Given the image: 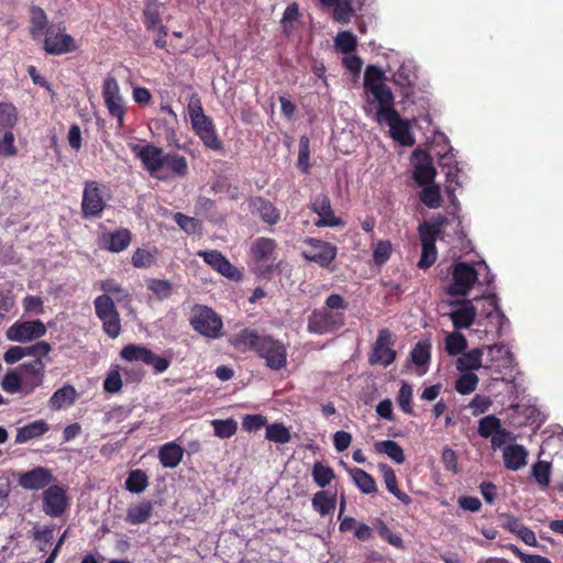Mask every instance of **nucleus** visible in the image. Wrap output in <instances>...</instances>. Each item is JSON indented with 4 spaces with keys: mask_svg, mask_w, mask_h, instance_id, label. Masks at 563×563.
Masks as SVG:
<instances>
[{
    "mask_svg": "<svg viewBox=\"0 0 563 563\" xmlns=\"http://www.w3.org/2000/svg\"><path fill=\"white\" fill-rule=\"evenodd\" d=\"M132 151L142 162L144 169L154 178L168 180L188 175L186 157L176 152L164 153L163 148L153 144L135 145Z\"/></svg>",
    "mask_w": 563,
    "mask_h": 563,
    "instance_id": "obj_1",
    "label": "nucleus"
},
{
    "mask_svg": "<svg viewBox=\"0 0 563 563\" xmlns=\"http://www.w3.org/2000/svg\"><path fill=\"white\" fill-rule=\"evenodd\" d=\"M231 343L242 352L253 351L273 371H279L287 364L286 345L272 335H260L255 330L245 328L232 336Z\"/></svg>",
    "mask_w": 563,
    "mask_h": 563,
    "instance_id": "obj_2",
    "label": "nucleus"
},
{
    "mask_svg": "<svg viewBox=\"0 0 563 563\" xmlns=\"http://www.w3.org/2000/svg\"><path fill=\"white\" fill-rule=\"evenodd\" d=\"M395 100L377 108V121H385L390 130V136L402 146H412L416 139L411 132L410 122L402 119L394 107Z\"/></svg>",
    "mask_w": 563,
    "mask_h": 563,
    "instance_id": "obj_3",
    "label": "nucleus"
},
{
    "mask_svg": "<svg viewBox=\"0 0 563 563\" xmlns=\"http://www.w3.org/2000/svg\"><path fill=\"white\" fill-rule=\"evenodd\" d=\"M109 189L107 185L97 180H87L84 184L81 199V217L84 219L101 218L109 200Z\"/></svg>",
    "mask_w": 563,
    "mask_h": 563,
    "instance_id": "obj_4",
    "label": "nucleus"
},
{
    "mask_svg": "<svg viewBox=\"0 0 563 563\" xmlns=\"http://www.w3.org/2000/svg\"><path fill=\"white\" fill-rule=\"evenodd\" d=\"M345 323V312L332 311L322 307L312 310L308 316L307 331L317 335L333 334L342 329Z\"/></svg>",
    "mask_w": 563,
    "mask_h": 563,
    "instance_id": "obj_5",
    "label": "nucleus"
},
{
    "mask_svg": "<svg viewBox=\"0 0 563 563\" xmlns=\"http://www.w3.org/2000/svg\"><path fill=\"white\" fill-rule=\"evenodd\" d=\"M95 313L102 323L103 332L110 339H117L122 332L120 313L109 295H99L93 300Z\"/></svg>",
    "mask_w": 563,
    "mask_h": 563,
    "instance_id": "obj_6",
    "label": "nucleus"
},
{
    "mask_svg": "<svg viewBox=\"0 0 563 563\" xmlns=\"http://www.w3.org/2000/svg\"><path fill=\"white\" fill-rule=\"evenodd\" d=\"M303 244L305 249L301 256L305 260L313 262L330 272L335 269L333 263L338 254V247L334 244L316 238H307Z\"/></svg>",
    "mask_w": 563,
    "mask_h": 563,
    "instance_id": "obj_7",
    "label": "nucleus"
},
{
    "mask_svg": "<svg viewBox=\"0 0 563 563\" xmlns=\"http://www.w3.org/2000/svg\"><path fill=\"white\" fill-rule=\"evenodd\" d=\"M189 322L195 331L206 338L217 339L221 336L223 327L222 320L211 308L207 306H195Z\"/></svg>",
    "mask_w": 563,
    "mask_h": 563,
    "instance_id": "obj_8",
    "label": "nucleus"
},
{
    "mask_svg": "<svg viewBox=\"0 0 563 563\" xmlns=\"http://www.w3.org/2000/svg\"><path fill=\"white\" fill-rule=\"evenodd\" d=\"M44 51L49 55H64L77 49L74 37L62 24H51L45 31Z\"/></svg>",
    "mask_w": 563,
    "mask_h": 563,
    "instance_id": "obj_9",
    "label": "nucleus"
},
{
    "mask_svg": "<svg viewBox=\"0 0 563 563\" xmlns=\"http://www.w3.org/2000/svg\"><path fill=\"white\" fill-rule=\"evenodd\" d=\"M452 282L446 287L451 296H466L478 279L477 271L467 263L459 262L452 265Z\"/></svg>",
    "mask_w": 563,
    "mask_h": 563,
    "instance_id": "obj_10",
    "label": "nucleus"
},
{
    "mask_svg": "<svg viewBox=\"0 0 563 563\" xmlns=\"http://www.w3.org/2000/svg\"><path fill=\"white\" fill-rule=\"evenodd\" d=\"M396 342L395 335L389 329H380L372 351L368 354V363L371 365H383L385 367L393 364L397 353L393 349Z\"/></svg>",
    "mask_w": 563,
    "mask_h": 563,
    "instance_id": "obj_11",
    "label": "nucleus"
},
{
    "mask_svg": "<svg viewBox=\"0 0 563 563\" xmlns=\"http://www.w3.org/2000/svg\"><path fill=\"white\" fill-rule=\"evenodd\" d=\"M385 78L384 71L375 65H368L364 74V88L366 92L373 96V102L382 107L394 101L391 89L382 80Z\"/></svg>",
    "mask_w": 563,
    "mask_h": 563,
    "instance_id": "obj_12",
    "label": "nucleus"
},
{
    "mask_svg": "<svg viewBox=\"0 0 563 563\" xmlns=\"http://www.w3.org/2000/svg\"><path fill=\"white\" fill-rule=\"evenodd\" d=\"M102 97L109 114L117 119L118 128L124 125L125 107L120 95V87L114 77H108L102 85Z\"/></svg>",
    "mask_w": 563,
    "mask_h": 563,
    "instance_id": "obj_13",
    "label": "nucleus"
},
{
    "mask_svg": "<svg viewBox=\"0 0 563 563\" xmlns=\"http://www.w3.org/2000/svg\"><path fill=\"white\" fill-rule=\"evenodd\" d=\"M69 507V498L62 485L48 486L42 494V510L51 518L60 517Z\"/></svg>",
    "mask_w": 563,
    "mask_h": 563,
    "instance_id": "obj_14",
    "label": "nucleus"
},
{
    "mask_svg": "<svg viewBox=\"0 0 563 563\" xmlns=\"http://www.w3.org/2000/svg\"><path fill=\"white\" fill-rule=\"evenodd\" d=\"M46 327L41 320L16 321L7 331V338L14 342H29L42 338Z\"/></svg>",
    "mask_w": 563,
    "mask_h": 563,
    "instance_id": "obj_15",
    "label": "nucleus"
},
{
    "mask_svg": "<svg viewBox=\"0 0 563 563\" xmlns=\"http://www.w3.org/2000/svg\"><path fill=\"white\" fill-rule=\"evenodd\" d=\"M55 476L51 468L35 466L30 471L19 474L18 484L26 490H41L52 486Z\"/></svg>",
    "mask_w": 563,
    "mask_h": 563,
    "instance_id": "obj_16",
    "label": "nucleus"
},
{
    "mask_svg": "<svg viewBox=\"0 0 563 563\" xmlns=\"http://www.w3.org/2000/svg\"><path fill=\"white\" fill-rule=\"evenodd\" d=\"M191 128L206 148L217 153H222L224 151V144L220 140L214 123L210 117L196 120L191 123Z\"/></svg>",
    "mask_w": 563,
    "mask_h": 563,
    "instance_id": "obj_17",
    "label": "nucleus"
},
{
    "mask_svg": "<svg viewBox=\"0 0 563 563\" xmlns=\"http://www.w3.org/2000/svg\"><path fill=\"white\" fill-rule=\"evenodd\" d=\"M309 208L319 216V219L314 222L318 228H334L344 224L341 218L334 216L330 198L325 194L316 196L310 201Z\"/></svg>",
    "mask_w": 563,
    "mask_h": 563,
    "instance_id": "obj_18",
    "label": "nucleus"
},
{
    "mask_svg": "<svg viewBox=\"0 0 563 563\" xmlns=\"http://www.w3.org/2000/svg\"><path fill=\"white\" fill-rule=\"evenodd\" d=\"M197 255L211 266L214 271H217L222 276L239 280L241 278V273L229 262V260L219 251H199Z\"/></svg>",
    "mask_w": 563,
    "mask_h": 563,
    "instance_id": "obj_19",
    "label": "nucleus"
},
{
    "mask_svg": "<svg viewBox=\"0 0 563 563\" xmlns=\"http://www.w3.org/2000/svg\"><path fill=\"white\" fill-rule=\"evenodd\" d=\"M277 249V243L271 238H258L251 246V254L253 260L265 267L266 271H272L274 266V254Z\"/></svg>",
    "mask_w": 563,
    "mask_h": 563,
    "instance_id": "obj_20",
    "label": "nucleus"
},
{
    "mask_svg": "<svg viewBox=\"0 0 563 563\" xmlns=\"http://www.w3.org/2000/svg\"><path fill=\"white\" fill-rule=\"evenodd\" d=\"M45 364L42 358H34L19 366L20 375L23 379V388L27 394L43 383Z\"/></svg>",
    "mask_w": 563,
    "mask_h": 563,
    "instance_id": "obj_21",
    "label": "nucleus"
},
{
    "mask_svg": "<svg viewBox=\"0 0 563 563\" xmlns=\"http://www.w3.org/2000/svg\"><path fill=\"white\" fill-rule=\"evenodd\" d=\"M450 305L457 307L449 313L454 329H468L476 318V308L473 306L472 301L468 299L453 300Z\"/></svg>",
    "mask_w": 563,
    "mask_h": 563,
    "instance_id": "obj_22",
    "label": "nucleus"
},
{
    "mask_svg": "<svg viewBox=\"0 0 563 563\" xmlns=\"http://www.w3.org/2000/svg\"><path fill=\"white\" fill-rule=\"evenodd\" d=\"M132 241V233L126 228H120L112 232H104L99 238V245L102 250L111 253H120L126 250Z\"/></svg>",
    "mask_w": 563,
    "mask_h": 563,
    "instance_id": "obj_23",
    "label": "nucleus"
},
{
    "mask_svg": "<svg viewBox=\"0 0 563 563\" xmlns=\"http://www.w3.org/2000/svg\"><path fill=\"white\" fill-rule=\"evenodd\" d=\"M250 208L252 213H257L269 225H274L280 220V211L273 202L261 196L250 199Z\"/></svg>",
    "mask_w": 563,
    "mask_h": 563,
    "instance_id": "obj_24",
    "label": "nucleus"
},
{
    "mask_svg": "<svg viewBox=\"0 0 563 563\" xmlns=\"http://www.w3.org/2000/svg\"><path fill=\"white\" fill-rule=\"evenodd\" d=\"M448 224V218L439 216L432 221H423L418 227V234L421 244H435L438 238L442 234L444 227Z\"/></svg>",
    "mask_w": 563,
    "mask_h": 563,
    "instance_id": "obj_25",
    "label": "nucleus"
},
{
    "mask_svg": "<svg viewBox=\"0 0 563 563\" xmlns=\"http://www.w3.org/2000/svg\"><path fill=\"white\" fill-rule=\"evenodd\" d=\"M528 451L521 444H508L504 448L503 459L507 470L518 471L527 465Z\"/></svg>",
    "mask_w": 563,
    "mask_h": 563,
    "instance_id": "obj_26",
    "label": "nucleus"
},
{
    "mask_svg": "<svg viewBox=\"0 0 563 563\" xmlns=\"http://www.w3.org/2000/svg\"><path fill=\"white\" fill-rule=\"evenodd\" d=\"M184 448L175 441L163 444L158 450L159 463L167 468H175L184 457Z\"/></svg>",
    "mask_w": 563,
    "mask_h": 563,
    "instance_id": "obj_27",
    "label": "nucleus"
},
{
    "mask_svg": "<svg viewBox=\"0 0 563 563\" xmlns=\"http://www.w3.org/2000/svg\"><path fill=\"white\" fill-rule=\"evenodd\" d=\"M49 430V426L45 420H35L21 428H18L15 435V444H23L33 439H38Z\"/></svg>",
    "mask_w": 563,
    "mask_h": 563,
    "instance_id": "obj_28",
    "label": "nucleus"
},
{
    "mask_svg": "<svg viewBox=\"0 0 563 563\" xmlns=\"http://www.w3.org/2000/svg\"><path fill=\"white\" fill-rule=\"evenodd\" d=\"M153 504L150 500H142L136 505H132L126 509L125 522L129 525H142L150 520L153 515Z\"/></svg>",
    "mask_w": 563,
    "mask_h": 563,
    "instance_id": "obj_29",
    "label": "nucleus"
},
{
    "mask_svg": "<svg viewBox=\"0 0 563 563\" xmlns=\"http://www.w3.org/2000/svg\"><path fill=\"white\" fill-rule=\"evenodd\" d=\"M78 394L73 385H65L57 389L48 400L52 410H60L75 404Z\"/></svg>",
    "mask_w": 563,
    "mask_h": 563,
    "instance_id": "obj_30",
    "label": "nucleus"
},
{
    "mask_svg": "<svg viewBox=\"0 0 563 563\" xmlns=\"http://www.w3.org/2000/svg\"><path fill=\"white\" fill-rule=\"evenodd\" d=\"M379 471L382 472L384 483L389 493H391L396 498H398L402 504L409 505L411 504V497L401 492L398 487L397 477L395 471L388 464H379Z\"/></svg>",
    "mask_w": 563,
    "mask_h": 563,
    "instance_id": "obj_31",
    "label": "nucleus"
},
{
    "mask_svg": "<svg viewBox=\"0 0 563 563\" xmlns=\"http://www.w3.org/2000/svg\"><path fill=\"white\" fill-rule=\"evenodd\" d=\"M423 161L415 166L412 174L415 181L420 186L432 184L437 174L430 156L427 154H423Z\"/></svg>",
    "mask_w": 563,
    "mask_h": 563,
    "instance_id": "obj_32",
    "label": "nucleus"
},
{
    "mask_svg": "<svg viewBox=\"0 0 563 563\" xmlns=\"http://www.w3.org/2000/svg\"><path fill=\"white\" fill-rule=\"evenodd\" d=\"M478 434L482 438H489L494 433L503 434V437H510L511 432L501 428L500 419L494 415L482 418L478 422Z\"/></svg>",
    "mask_w": 563,
    "mask_h": 563,
    "instance_id": "obj_33",
    "label": "nucleus"
},
{
    "mask_svg": "<svg viewBox=\"0 0 563 563\" xmlns=\"http://www.w3.org/2000/svg\"><path fill=\"white\" fill-rule=\"evenodd\" d=\"M30 14H31L30 35L33 40H36L49 26L48 18H47L45 11L38 5H32L30 8Z\"/></svg>",
    "mask_w": 563,
    "mask_h": 563,
    "instance_id": "obj_34",
    "label": "nucleus"
},
{
    "mask_svg": "<svg viewBox=\"0 0 563 563\" xmlns=\"http://www.w3.org/2000/svg\"><path fill=\"white\" fill-rule=\"evenodd\" d=\"M335 506V495H330L327 490H319L312 497V508L322 517L332 514Z\"/></svg>",
    "mask_w": 563,
    "mask_h": 563,
    "instance_id": "obj_35",
    "label": "nucleus"
},
{
    "mask_svg": "<svg viewBox=\"0 0 563 563\" xmlns=\"http://www.w3.org/2000/svg\"><path fill=\"white\" fill-rule=\"evenodd\" d=\"M483 350L479 347L462 353L456 360V368L460 372H470L482 367Z\"/></svg>",
    "mask_w": 563,
    "mask_h": 563,
    "instance_id": "obj_36",
    "label": "nucleus"
},
{
    "mask_svg": "<svg viewBox=\"0 0 563 563\" xmlns=\"http://www.w3.org/2000/svg\"><path fill=\"white\" fill-rule=\"evenodd\" d=\"M375 450L379 454H386L397 464H402L406 460L402 448L393 440L377 441L375 443Z\"/></svg>",
    "mask_w": 563,
    "mask_h": 563,
    "instance_id": "obj_37",
    "label": "nucleus"
},
{
    "mask_svg": "<svg viewBox=\"0 0 563 563\" xmlns=\"http://www.w3.org/2000/svg\"><path fill=\"white\" fill-rule=\"evenodd\" d=\"M125 489L132 494H141L148 486V476L143 470H133L129 472L125 479Z\"/></svg>",
    "mask_w": 563,
    "mask_h": 563,
    "instance_id": "obj_38",
    "label": "nucleus"
},
{
    "mask_svg": "<svg viewBox=\"0 0 563 563\" xmlns=\"http://www.w3.org/2000/svg\"><path fill=\"white\" fill-rule=\"evenodd\" d=\"M351 475L357 488L364 494L377 492V485L374 477L362 468H353Z\"/></svg>",
    "mask_w": 563,
    "mask_h": 563,
    "instance_id": "obj_39",
    "label": "nucleus"
},
{
    "mask_svg": "<svg viewBox=\"0 0 563 563\" xmlns=\"http://www.w3.org/2000/svg\"><path fill=\"white\" fill-rule=\"evenodd\" d=\"M466 347L467 340L461 332L453 331L445 336L444 349L450 356H456L464 353Z\"/></svg>",
    "mask_w": 563,
    "mask_h": 563,
    "instance_id": "obj_40",
    "label": "nucleus"
},
{
    "mask_svg": "<svg viewBox=\"0 0 563 563\" xmlns=\"http://www.w3.org/2000/svg\"><path fill=\"white\" fill-rule=\"evenodd\" d=\"M355 0H339L334 3L333 20L347 24L355 14L356 8L354 5Z\"/></svg>",
    "mask_w": 563,
    "mask_h": 563,
    "instance_id": "obj_41",
    "label": "nucleus"
},
{
    "mask_svg": "<svg viewBox=\"0 0 563 563\" xmlns=\"http://www.w3.org/2000/svg\"><path fill=\"white\" fill-rule=\"evenodd\" d=\"M18 119V109L12 102H0V130H12Z\"/></svg>",
    "mask_w": 563,
    "mask_h": 563,
    "instance_id": "obj_42",
    "label": "nucleus"
},
{
    "mask_svg": "<svg viewBox=\"0 0 563 563\" xmlns=\"http://www.w3.org/2000/svg\"><path fill=\"white\" fill-rule=\"evenodd\" d=\"M411 361L419 367L427 366L431 358V342L422 340L416 343L411 353Z\"/></svg>",
    "mask_w": 563,
    "mask_h": 563,
    "instance_id": "obj_43",
    "label": "nucleus"
},
{
    "mask_svg": "<svg viewBox=\"0 0 563 563\" xmlns=\"http://www.w3.org/2000/svg\"><path fill=\"white\" fill-rule=\"evenodd\" d=\"M150 351H151L150 349H147L143 345H137V344L131 343V344H128L122 347V350L120 352V356L128 362H142L145 364L147 361Z\"/></svg>",
    "mask_w": 563,
    "mask_h": 563,
    "instance_id": "obj_44",
    "label": "nucleus"
},
{
    "mask_svg": "<svg viewBox=\"0 0 563 563\" xmlns=\"http://www.w3.org/2000/svg\"><path fill=\"white\" fill-rule=\"evenodd\" d=\"M311 475L314 483L321 488H324L334 478L333 470L330 466L324 465L320 461H317L313 464Z\"/></svg>",
    "mask_w": 563,
    "mask_h": 563,
    "instance_id": "obj_45",
    "label": "nucleus"
},
{
    "mask_svg": "<svg viewBox=\"0 0 563 563\" xmlns=\"http://www.w3.org/2000/svg\"><path fill=\"white\" fill-rule=\"evenodd\" d=\"M265 437L267 440L280 444L288 443L291 438L289 430L280 422L266 424Z\"/></svg>",
    "mask_w": 563,
    "mask_h": 563,
    "instance_id": "obj_46",
    "label": "nucleus"
},
{
    "mask_svg": "<svg viewBox=\"0 0 563 563\" xmlns=\"http://www.w3.org/2000/svg\"><path fill=\"white\" fill-rule=\"evenodd\" d=\"M214 434L220 439H229L238 431V422L233 419H216L211 422Z\"/></svg>",
    "mask_w": 563,
    "mask_h": 563,
    "instance_id": "obj_47",
    "label": "nucleus"
},
{
    "mask_svg": "<svg viewBox=\"0 0 563 563\" xmlns=\"http://www.w3.org/2000/svg\"><path fill=\"white\" fill-rule=\"evenodd\" d=\"M334 44L340 53L350 54L356 49L357 38L352 32L343 31L336 35Z\"/></svg>",
    "mask_w": 563,
    "mask_h": 563,
    "instance_id": "obj_48",
    "label": "nucleus"
},
{
    "mask_svg": "<svg viewBox=\"0 0 563 563\" xmlns=\"http://www.w3.org/2000/svg\"><path fill=\"white\" fill-rule=\"evenodd\" d=\"M100 289L104 292L103 295H115L117 301H130L131 294L124 289L119 283L114 279H106L100 283Z\"/></svg>",
    "mask_w": 563,
    "mask_h": 563,
    "instance_id": "obj_49",
    "label": "nucleus"
},
{
    "mask_svg": "<svg viewBox=\"0 0 563 563\" xmlns=\"http://www.w3.org/2000/svg\"><path fill=\"white\" fill-rule=\"evenodd\" d=\"M463 374L455 382V389L461 395H468L473 393L478 384V377L471 372H462Z\"/></svg>",
    "mask_w": 563,
    "mask_h": 563,
    "instance_id": "obj_50",
    "label": "nucleus"
},
{
    "mask_svg": "<svg viewBox=\"0 0 563 563\" xmlns=\"http://www.w3.org/2000/svg\"><path fill=\"white\" fill-rule=\"evenodd\" d=\"M123 383L120 374V369L118 365L112 366L104 380H103V389L109 394H117L122 389Z\"/></svg>",
    "mask_w": 563,
    "mask_h": 563,
    "instance_id": "obj_51",
    "label": "nucleus"
},
{
    "mask_svg": "<svg viewBox=\"0 0 563 563\" xmlns=\"http://www.w3.org/2000/svg\"><path fill=\"white\" fill-rule=\"evenodd\" d=\"M411 399H412V387L407 382H402L401 386L399 388L397 400H398L400 409L405 413L413 416L415 411L412 408Z\"/></svg>",
    "mask_w": 563,
    "mask_h": 563,
    "instance_id": "obj_52",
    "label": "nucleus"
},
{
    "mask_svg": "<svg viewBox=\"0 0 563 563\" xmlns=\"http://www.w3.org/2000/svg\"><path fill=\"white\" fill-rule=\"evenodd\" d=\"M310 141L309 137L302 135L299 140L298 148V168L307 174L310 169Z\"/></svg>",
    "mask_w": 563,
    "mask_h": 563,
    "instance_id": "obj_53",
    "label": "nucleus"
},
{
    "mask_svg": "<svg viewBox=\"0 0 563 563\" xmlns=\"http://www.w3.org/2000/svg\"><path fill=\"white\" fill-rule=\"evenodd\" d=\"M420 200L430 209H437L442 203L440 188L438 186H427L420 195Z\"/></svg>",
    "mask_w": 563,
    "mask_h": 563,
    "instance_id": "obj_54",
    "label": "nucleus"
},
{
    "mask_svg": "<svg viewBox=\"0 0 563 563\" xmlns=\"http://www.w3.org/2000/svg\"><path fill=\"white\" fill-rule=\"evenodd\" d=\"M155 255L145 250V249H136L131 257V263L136 268H148L155 263Z\"/></svg>",
    "mask_w": 563,
    "mask_h": 563,
    "instance_id": "obj_55",
    "label": "nucleus"
},
{
    "mask_svg": "<svg viewBox=\"0 0 563 563\" xmlns=\"http://www.w3.org/2000/svg\"><path fill=\"white\" fill-rule=\"evenodd\" d=\"M54 530L53 526H44L42 529L34 530L33 538L38 542L41 552H47L48 545L54 539Z\"/></svg>",
    "mask_w": 563,
    "mask_h": 563,
    "instance_id": "obj_56",
    "label": "nucleus"
},
{
    "mask_svg": "<svg viewBox=\"0 0 563 563\" xmlns=\"http://www.w3.org/2000/svg\"><path fill=\"white\" fill-rule=\"evenodd\" d=\"M550 473L551 466L548 462L539 461L532 466L533 477L537 483L543 487H547L550 484Z\"/></svg>",
    "mask_w": 563,
    "mask_h": 563,
    "instance_id": "obj_57",
    "label": "nucleus"
},
{
    "mask_svg": "<svg viewBox=\"0 0 563 563\" xmlns=\"http://www.w3.org/2000/svg\"><path fill=\"white\" fill-rule=\"evenodd\" d=\"M23 385V379L20 373H15L13 371L8 372L2 382L1 387L4 391L14 394L21 390Z\"/></svg>",
    "mask_w": 563,
    "mask_h": 563,
    "instance_id": "obj_58",
    "label": "nucleus"
},
{
    "mask_svg": "<svg viewBox=\"0 0 563 563\" xmlns=\"http://www.w3.org/2000/svg\"><path fill=\"white\" fill-rule=\"evenodd\" d=\"M377 532L379 537L397 549H404V541L400 536L394 533L384 521H378Z\"/></svg>",
    "mask_w": 563,
    "mask_h": 563,
    "instance_id": "obj_59",
    "label": "nucleus"
},
{
    "mask_svg": "<svg viewBox=\"0 0 563 563\" xmlns=\"http://www.w3.org/2000/svg\"><path fill=\"white\" fill-rule=\"evenodd\" d=\"M143 22L148 31L159 29L162 24L161 14L156 5H146L143 11Z\"/></svg>",
    "mask_w": 563,
    "mask_h": 563,
    "instance_id": "obj_60",
    "label": "nucleus"
},
{
    "mask_svg": "<svg viewBox=\"0 0 563 563\" xmlns=\"http://www.w3.org/2000/svg\"><path fill=\"white\" fill-rule=\"evenodd\" d=\"M421 246H422V251H421L420 260L418 262V267L421 269H427V268L431 267L437 261V256H438L437 246H435V244H432V245L421 244Z\"/></svg>",
    "mask_w": 563,
    "mask_h": 563,
    "instance_id": "obj_61",
    "label": "nucleus"
},
{
    "mask_svg": "<svg viewBox=\"0 0 563 563\" xmlns=\"http://www.w3.org/2000/svg\"><path fill=\"white\" fill-rule=\"evenodd\" d=\"M266 424L267 419L261 413L245 415L242 419V428L249 432L257 431Z\"/></svg>",
    "mask_w": 563,
    "mask_h": 563,
    "instance_id": "obj_62",
    "label": "nucleus"
},
{
    "mask_svg": "<svg viewBox=\"0 0 563 563\" xmlns=\"http://www.w3.org/2000/svg\"><path fill=\"white\" fill-rule=\"evenodd\" d=\"M18 148L14 145V134L11 130H5L3 137L0 139V156L11 157L16 155Z\"/></svg>",
    "mask_w": 563,
    "mask_h": 563,
    "instance_id": "obj_63",
    "label": "nucleus"
},
{
    "mask_svg": "<svg viewBox=\"0 0 563 563\" xmlns=\"http://www.w3.org/2000/svg\"><path fill=\"white\" fill-rule=\"evenodd\" d=\"M391 243L389 241H379L373 252L374 262L377 265L386 263L391 255Z\"/></svg>",
    "mask_w": 563,
    "mask_h": 563,
    "instance_id": "obj_64",
    "label": "nucleus"
}]
</instances>
